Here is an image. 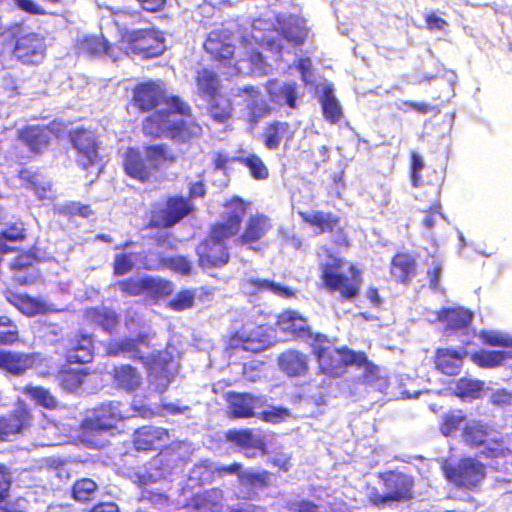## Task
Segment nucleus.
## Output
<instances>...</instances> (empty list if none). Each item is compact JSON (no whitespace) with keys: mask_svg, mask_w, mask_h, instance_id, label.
Wrapping results in <instances>:
<instances>
[{"mask_svg":"<svg viewBox=\"0 0 512 512\" xmlns=\"http://www.w3.org/2000/svg\"><path fill=\"white\" fill-rule=\"evenodd\" d=\"M144 277H129L117 282L119 290L128 296H140L144 294Z\"/></svg>","mask_w":512,"mask_h":512,"instance_id":"obj_62","label":"nucleus"},{"mask_svg":"<svg viewBox=\"0 0 512 512\" xmlns=\"http://www.w3.org/2000/svg\"><path fill=\"white\" fill-rule=\"evenodd\" d=\"M173 283L160 277L145 276L144 294L153 299H161L171 295Z\"/></svg>","mask_w":512,"mask_h":512,"instance_id":"obj_51","label":"nucleus"},{"mask_svg":"<svg viewBox=\"0 0 512 512\" xmlns=\"http://www.w3.org/2000/svg\"><path fill=\"white\" fill-rule=\"evenodd\" d=\"M199 95L210 99L220 93L221 83L218 75L209 69H202L196 77Z\"/></svg>","mask_w":512,"mask_h":512,"instance_id":"obj_45","label":"nucleus"},{"mask_svg":"<svg viewBox=\"0 0 512 512\" xmlns=\"http://www.w3.org/2000/svg\"><path fill=\"white\" fill-rule=\"evenodd\" d=\"M1 232L10 242H23L27 239L26 224L21 219L8 222Z\"/></svg>","mask_w":512,"mask_h":512,"instance_id":"obj_60","label":"nucleus"},{"mask_svg":"<svg viewBox=\"0 0 512 512\" xmlns=\"http://www.w3.org/2000/svg\"><path fill=\"white\" fill-rule=\"evenodd\" d=\"M224 502V491L219 487H212L194 494L187 506L193 512H222Z\"/></svg>","mask_w":512,"mask_h":512,"instance_id":"obj_32","label":"nucleus"},{"mask_svg":"<svg viewBox=\"0 0 512 512\" xmlns=\"http://www.w3.org/2000/svg\"><path fill=\"white\" fill-rule=\"evenodd\" d=\"M232 96L221 93L208 99V112L210 117L217 123H225L230 120L234 113Z\"/></svg>","mask_w":512,"mask_h":512,"instance_id":"obj_42","label":"nucleus"},{"mask_svg":"<svg viewBox=\"0 0 512 512\" xmlns=\"http://www.w3.org/2000/svg\"><path fill=\"white\" fill-rule=\"evenodd\" d=\"M34 421L29 406L22 400L14 408L0 415V443L11 442L27 433Z\"/></svg>","mask_w":512,"mask_h":512,"instance_id":"obj_13","label":"nucleus"},{"mask_svg":"<svg viewBox=\"0 0 512 512\" xmlns=\"http://www.w3.org/2000/svg\"><path fill=\"white\" fill-rule=\"evenodd\" d=\"M232 162H237L246 167L250 176L255 180L262 181L269 177L268 167L261 157L255 153H250L246 156L233 157Z\"/></svg>","mask_w":512,"mask_h":512,"instance_id":"obj_48","label":"nucleus"},{"mask_svg":"<svg viewBox=\"0 0 512 512\" xmlns=\"http://www.w3.org/2000/svg\"><path fill=\"white\" fill-rule=\"evenodd\" d=\"M310 347L318 363L319 370L332 378H337L345 373L343 347L334 346L331 339L323 334L316 333L314 341L310 342Z\"/></svg>","mask_w":512,"mask_h":512,"instance_id":"obj_11","label":"nucleus"},{"mask_svg":"<svg viewBox=\"0 0 512 512\" xmlns=\"http://www.w3.org/2000/svg\"><path fill=\"white\" fill-rule=\"evenodd\" d=\"M229 408V416L234 419L257 418L259 410L266 407L267 400L263 395L249 392L230 391L225 395Z\"/></svg>","mask_w":512,"mask_h":512,"instance_id":"obj_18","label":"nucleus"},{"mask_svg":"<svg viewBox=\"0 0 512 512\" xmlns=\"http://www.w3.org/2000/svg\"><path fill=\"white\" fill-rule=\"evenodd\" d=\"M466 421V416L461 410L450 411L442 417L439 430L444 436H450L462 423Z\"/></svg>","mask_w":512,"mask_h":512,"instance_id":"obj_59","label":"nucleus"},{"mask_svg":"<svg viewBox=\"0 0 512 512\" xmlns=\"http://www.w3.org/2000/svg\"><path fill=\"white\" fill-rule=\"evenodd\" d=\"M272 228V221L267 215L263 213L250 215L244 223L242 232L234 239V243L256 250L255 245L259 244Z\"/></svg>","mask_w":512,"mask_h":512,"instance_id":"obj_21","label":"nucleus"},{"mask_svg":"<svg viewBox=\"0 0 512 512\" xmlns=\"http://www.w3.org/2000/svg\"><path fill=\"white\" fill-rule=\"evenodd\" d=\"M21 341L18 325L7 315H0V347L14 346Z\"/></svg>","mask_w":512,"mask_h":512,"instance_id":"obj_54","label":"nucleus"},{"mask_svg":"<svg viewBox=\"0 0 512 512\" xmlns=\"http://www.w3.org/2000/svg\"><path fill=\"white\" fill-rule=\"evenodd\" d=\"M193 211L194 207L190 199L180 195L168 196L163 205L153 207L146 228H171L193 213Z\"/></svg>","mask_w":512,"mask_h":512,"instance_id":"obj_8","label":"nucleus"},{"mask_svg":"<svg viewBox=\"0 0 512 512\" xmlns=\"http://www.w3.org/2000/svg\"><path fill=\"white\" fill-rule=\"evenodd\" d=\"M227 348L229 350H243L256 354L263 351L265 345L263 340L257 336L235 331L228 336Z\"/></svg>","mask_w":512,"mask_h":512,"instance_id":"obj_44","label":"nucleus"},{"mask_svg":"<svg viewBox=\"0 0 512 512\" xmlns=\"http://www.w3.org/2000/svg\"><path fill=\"white\" fill-rule=\"evenodd\" d=\"M329 262L320 264L322 285L331 293H339L342 300L356 298L363 283L362 271L355 265L348 268L349 275L340 272L343 260L334 254H329Z\"/></svg>","mask_w":512,"mask_h":512,"instance_id":"obj_3","label":"nucleus"},{"mask_svg":"<svg viewBox=\"0 0 512 512\" xmlns=\"http://www.w3.org/2000/svg\"><path fill=\"white\" fill-rule=\"evenodd\" d=\"M492 429L480 423H474L466 426L463 430V440L473 448L484 446L488 441V436L492 434Z\"/></svg>","mask_w":512,"mask_h":512,"instance_id":"obj_52","label":"nucleus"},{"mask_svg":"<svg viewBox=\"0 0 512 512\" xmlns=\"http://www.w3.org/2000/svg\"><path fill=\"white\" fill-rule=\"evenodd\" d=\"M77 51L88 57L108 56L113 61H117L124 55L122 47L110 44L102 34L85 35L77 41Z\"/></svg>","mask_w":512,"mask_h":512,"instance_id":"obj_24","label":"nucleus"},{"mask_svg":"<svg viewBox=\"0 0 512 512\" xmlns=\"http://www.w3.org/2000/svg\"><path fill=\"white\" fill-rule=\"evenodd\" d=\"M202 133V126L196 121L174 118L168 138L175 142L188 143L201 137Z\"/></svg>","mask_w":512,"mask_h":512,"instance_id":"obj_40","label":"nucleus"},{"mask_svg":"<svg viewBox=\"0 0 512 512\" xmlns=\"http://www.w3.org/2000/svg\"><path fill=\"white\" fill-rule=\"evenodd\" d=\"M276 326L281 332L290 335L293 339H310L312 342L317 333L312 331L305 317L292 309L283 310L278 314Z\"/></svg>","mask_w":512,"mask_h":512,"instance_id":"obj_23","label":"nucleus"},{"mask_svg":"<svg viewBox=\"0 0 512 512\" xmlns=\"http://www.w3.org/2000/svg\"><path fill=\"white\" fill-rule=\"evenodd\" d=\"M289 415L290 412L287 408L272 406L270 409L261 408L257 418L266 423L277 424L285 421Z\"/></svg>","mask_w":512,"mask_h":512,"instance_id":"obj_64","label":"nucleus"},{"mask_svg":"<svg viewBox=\"0 0 512 512\" xmlns=\"http://www.w3.org/2000/svg\"><path fill=\"white\" fill-rule=\"evenodd\" d=\"M22 393L33 400L37 405L45 409L55 410L58 407L57 398L49 389L42 386L27 384L22 388Z\"/></svg>","mask_w":512,"mask_h":512,"instance_id":"obj_50","label":"nucleus"},{"mask_svg":"<svg viewBox=\"0 0 512 512\" xmlns=\"http://www.w3.org/2000/svg\"><path fill=\"white\" fill-rule=\"evenodd\" d=\"M439 320L444 323L445 331L465 329L471 323L473 314L463 308H446L439 313Z\"/></svg>","mask_w":512,"mask_h":512,"instance_id":"obj_43","label":"nucleus"},{"mask_svg":"<svg viewBox=\"0 0 512 512\" xmlns=\"http://www.w3.org/2000/svg\"><path fill=\"white\" fill-rule=\"evenodd\" d=\"M416 271V260L410 253L397 252L392 256L390 274L397 283L408 284Z\"/></svg>","mask_w":512,"mask_h":512,"instance_id":"obj_36","label":"nucleus"},{"mask_svg":"<svg viewBox=\"0 0 512 512\" xmlns=\"http://www.w3.org/2000/svg\"><path fill=\"white\" fill-rule=\"evenodd\" d=\"M127 419L124 405L118 400H108L94 406L79 423V439L90 447H101L97 436L114 435Z\"/></svg>","mask_w":512,"mask_h":512,"instance_id":"obj_2","label":"nucleus"},{"mask_svg":"<svg viewBox=\"0 0 512 512\" xmlns=\"http://www.w3.org/2000/svg\"><path fill=\"white\" fill-rule=\"evenodd\" d=\"M167 109L153 110L142 122V131L146 136L152 138H168L174 114L191 116V107L179 96L172 95L166 100Z\"/></svg>","mask_w":512,"mask_h":512,"instance_id":"obj_7","label":"nucleus"},{"mask_svg":"<svg viewBox=\"0 0 512 512\" xmlns=\"http://www.w3.org/2000/svg\"><path fill=\"white\" fill-rule=\"evenodd\" d=\"M342 354L344 355L345 370L348 366H356L357 368H363L365 376L376 377L378 373V367L371 361H369L367 355L363 351H354L347 347H343Z\"/></svg>","mask_w":512,"mask_h":512,"instance_id":"obj_46","label":"nucleus"},{"mask_svg":"<svg viewBox=\"0 0 512 512\" xmlns=\"http://www.w3.org/2000/svg\"><path fill=\"white\" fill-rule=\"evenodd\" d=\"M265 90L272 103L280 107L286 106L292 110L298 108V100L301 96L296 82H280L277 79H269L265 83Z\"/></svg>","mask_w":512,"mask_h":512,"instance_id":"obj_26","label":"nucleus"},{"mask_svg":"<svg viewBox=\"0 0 512 512\" xmlns=\"http://www.w3.org/2000/svg\"><path fill=\"white\" fill-rule=\"evenodd\" d=\"M121 159L125 175L144 184L151 181L161 167L174 163L176 156L165 144H148L143 146V152L138 147H127Z\"/></svg>","mask_w":512,"mask_h":512,"instance_id":"obj_1","label":"nucleus"},{"mask_svg":"<svg viewBox=\"0 0 512 512\" xmlns=\"http://www.w3.org/2000/svg\"><path fill=\"white\" fill-rule=\"evenodd\" d=\"M483 385V382L480 380L462 377L457 381L454 393L462 400L466 398L476 399L480 397Z\"/></svg>","mask_w":512,"mask_h":512,"instance_id":"obj_56","label":"nucleus"},{"mask_svg":"<svg viewBox=\"0 0 512 512\" xmlns=\"http://www.w3.org/2000/svg\"><path fill=\"white\" fill-rule=\"evenodd\" d=\"M9 40L13 41L11 54L23 66L37 67L41 65L47 52L45 37L39 33L24 31L22 22H15L7 26Z\"/></svg>","mask_w":512,"mask_h":512,"instance_id":"obj_4","label":"nucleus"},{"mask_svg":"<svg viewBox=\"0 0 512 512\" xmlns=\"http://www.w3.org/2000/svg\"><path fill=\"white\" fill-rule=\"evenodd\" d=\"M150 347L149 339L146 334H139L137 337H126L114 340L108 343L106 351L110 356H118L120 354H129L131 358L144 361L141 348Z\"/></svg>","mask_w":512,"mask_h":512,"instance_id":"obj_34","label":"nucleus"},{"mask_svg":"<svg viewBox=\"0 0 512 512\" xmlns=\"http://www.w3.org/2000/svg\"><path fill=\"white\" fill-rule=\"evenodd\" d=\"M52 130L48 126L27 125L17 133V138L35 154L42 153L49 145Z\"/></svg>","mask_w":512,"mask_h":512,"instance_id":"obj_33","label":"nucleus"},{"mask_svg":"<svg viewBox=\"0 0 512 512\" xmlns=\"http://www.w3.org/2000/svg\"><path fill=\"white\" fill-rule=\"evenodd\" d=\"M3 294L9 304L27 317L56 311V309L42 299L32 297L26 293H18L10 287L5 288Z\"/></svg>","mask_w":512,"mask_h":512,"instance_id":"obj_25","label":"nucleus"},{"mask_svg":"<svg viewBox=\"0 0 512 512\" xmlns=\"http://www.w3.org/2000/svg\"><path fill=\"white\" fill-rule=\"evenodd\" d=\"M226 439L245 451L258 450L262 455L267 453L265 439L255 437L251 429H231L226 433Z\"/></svg>","mask_w":512,"mask_h":512,"instance_id":"obj_39","label":"nucleus"},{"mask_svg":"<svg viewBox=\"0 0 512 512\" xmlns=\"http://www.w3.org/2000/svg\"><path fill=\"white\" fill-rule=\"evenodd\" d=\"M239 482L251 491L268 489L272 486V473L267 470H243Z\"/></svg>","mask_w":512,"mask_h":512,"instance_id":"obj_49","label":"nucleus"},{"mask_svg":"<svg viewBox=\"0 0 512 512\" xmlns=\"http://www.w3.org/2000/svg\"><path fill=\"white\" fill-rule=\"evenodd\" d=\"M164 269H169L181 275H189L192 271V263L183 255L165 256Z\"/></svg>","mask_w":512,"mask_h":512,"instance_id":"obj_63","label":"nucleus"},{"mask_svg":"<svg viewBox=\"0 0 512 512\" xmlns=\"http://www.w3.org/2000/svg\"><path fill=\"white\" fill-rule=\"evenodd\" d=\"M215 465L210 459H202L194 465L193 472L197 474L200 484H210L216 480Z\"/></svg>","mask_w":512,"mask_h":512,"instance_id":"obj_61","label":"nucleus"},{"mask_svg":"<svg viewBox=\"0 0 512 512\" xmlns=\"http://www.w3.org/2000/svg\"><path fill=\"white\" fill-rule=\"evenodd\" d=\"M508 357L505 351L479 350L471 354V360L480 368H495L501 365Z\"/></svg>","mask_w":512,"mask_h":512,"instance_id":"obj_53","label":"nucleus"},{"mask_svg":"<svg viewBox=\"0 0 512 512\" xmlns=\"http://www.w3.org/2000/svg\"><path fill=\"white\" fill-rule=\"evenodd\" d=\"M308 36L307 28L297 18H288L280 23V30L272 28L267 30L260 38L254 36L259 45L267 50L281 54L283 51V39L293 46L302 45Z\"/></svg>","mask_w":512,"mask_h":512,"instance_id":"obj_9","label":"nucleus"},{"mask_svg":"<svg viewBox=\"0 0 512 512\" xmlns=\"http://www.w3.org/2000/svg\"><path fill=\"white\" fill-rule=\"evenodd\" d=\"M223 206L227 209L225 218L211 225L209 234L213 239L225 242L231 238L235 239L241 232V226L250 203L240 196H233L226 200Z\"/></svg>","mask_w":512,"mask_h":512,"instance_id":"obj_10","label":"nucleus"},{"mask_svg":"<svg viewBox=\"0 0 512 512\" xmlns=\"http://www.w3.org/2000/svg\"><path fill=\"white\" fill-rule=\"evenodd\" d=\"M377 478L384 490L379 492L376 488L368 496L369 502L377 507L388 503L408 502L414 497V477L398 469L379 472Z\"/></svg>","mask_w":512,"mask_h":512,"instance_id":"obj_5","label":"nucleus"},{"mask_svg":"<svg viewBox=\"0 0 512 512\" xmlns=\"http://www.w3.org/2000/svg\"><path fill=\"white\" fill-rule=\"evenodd\" d=\"M166 84L162 80H146L132 88L131 104L140 112H151L168 100Z\"/></svg>","mask_w":512,"mask_h":512,"instance_id":"obj_16","label":"nucleus"},{"mask_svg":"<svg viewBox=\"0 0 512 512\" xmlns=\"http://www.w3.org/2000/svg\"><path fill=\"white\" fill-rule=\"evenodd\" d=\"M466 352L441 347L435 350L434 368L446 376H457L463 367Z\"/></svg>","mask_w":512,"mask_h":512,"instance_id":"obj_31","label":"nucleus"},{"mask_svg":"<svg viewBox=\"0 0 512 512\" xmlns=\"http://www.w3.org/2000/svg\"><path fill=\"white\" fill-rule=\"evenodd\" d=\"M112 379L118 389L126 392H134L138 390L142 384L140 372L136 367L130 364H121L114 367Z\"/></svg>","mask_w":512,"mask_h":512,"instance_id":"obj_37","label":"nucleus"},{"mask_svg":"<svg viewBox=\"0 0 512 512\" xmlns=\"http://www.w3.org/2000/svg\"><path fill=\"white\" fill-rule=\"evenodd\" d=\"M196 254L197 263L203 269L222 267L230 260L226 244L213 239L210 235L197 245Z\"/></svg>","mask_w":512,"mask_h":512,"instance_id":"obj_22","label":"nucleus"},{"mask_svg":"<svg viewBox=\"0 0 512 512\" xmlns=\"http://www.w3.org/2000/svg\"><path fill=\"white\" fill-rule=\"evenodd\" d=\"M123 52L132 53L143 59H152L161 56L165 47L163 32L155 28H140L125 31L120 39Z\"/></svg>","mask_w":512,"mask_h":512,"instance_id":"obj_6","label":"nucleus"},{"mask_svg":"<svg viewBox=\"0 0 512 512\" xmlns=\"http://www.w3.org/2000/svg\"><path fill=\"white\" fill-rule=\"evenodd\" d=\"M298 215L304 223L316 229L320 234L335 232L337 234V239L334 241L336 245L342 247L349 246L348 237L344 229L340 227L341 219L338 215L322 210H317L312 213L299 211Z\"/></svg>","mask_w":512,"mask_h":512,"instance_id":"obj_19","label":"nucleus"},{"mask_svg":"<svg viewBox=\"0 0 512 512\" xmlns=\"http://www.w3.org/2000/svg\"><path fill=\"white\" fill-rule=\"evenodd\" d=\"M65 360L69 364H87L94 358V341L90 334L79 332L68 340Z\"/></svg>","mask_w":512,"mask_h":512,"instance_id":"obj_28","label":"nucleus"},{"mask_svg":"<svg viewBox=\"0 0 512 512\" xmlns=\"http://www.w3.org/2000/svg\"><path fill=\"white\" fill-rule=\"evenodd\" d=\"M195 304V292L191 289L178 291L175 296L168 301L167 307L173 311L181 312L191 309Z\"/></svg>","mask_w":512,"mask_h":512,"instance_id":"obj_58","label":"nucleus"},{"mask_svg":"<svg viewBox=\"0 0 512 512\" xmlns=\"http://www.w3.org/2000/svg\"><path fill=\"white\" fill-rule=\"evenodd\" d=\"M278 366L289 377H302L308 374L309 357L306 353L290 348L278 356Z\"/></svg>","mask_w":512,"mask_h":512,"instance_id":"obj_30","label":"nucleus"},{"mask_svg":"<svg viewBox=\"0 0 512 512\" xmlns=\"http://www.w3.org/2000/svg\"><path fill=\"white\" fill-rule=\"evenodd\" d=\"M170 438L169 430L145 425L133 433V446L137 451H150L162 447Z\"/></svg>","mask_w":512,"mask_h":512,"instance_id":"obj_29","label":"nucleus"},{"mask_svg":"<svg viewBox=\"0 0 512 512\" xmlns=\"http://www.w3.org/2000/svg\"><path fill=\"white\" fill-rule=\"evenodd\" d=\"M40 357L36 352H20L0 348V371L4 375L22 376L36 367Z\"/></svg>","mask_w":512,"mask_h":512,"instance_id":"obj_20","label":"nucleus"},{"mask_svg":"<svg viewBox=\"0 0 512 512\" xmlns=\"http://www.w3.org/2000/svg\"><path fill=\"white\" fill-rule=\"evenodd\" d=\"M36 263L37 257L31 251H22L16 255L10 263V269L15 273L12 282L19 286L35 283L39 277Z\"/></svg>","mask_w":512,"mask_h":512,"instance_id":"obj_27","label":"nucleus"},{"mask_svg":"<svg viewBox=\"0 0 512 512\" xmlns=\"http://www.w3.org/2000/svg\"><path fill=\"white\" fill-rule=\"evenodd\" d=\"M320 102L322 106L323 117L326 121L331 124H336L342 119V108L337 101L331 87L327 86L323 89Z\"/></svg>","mask_w":512,"mask_h":512,"instance_id":"obj_47","label":"nucleus"},{"mask_svg":"<svg viewBox=\"0 0 512 512\" xmlns=\"http://www.w3.org/2000/svg\"><path fill=\"white\" fill-rule=\"evenodd\" d=\"M98 490L96 482L90 478H81L74 482L71 492L74 500L89 502L94 499Z\"/></svg>","mask_w":512,"mask_h":512,"instance_id":"obj_55","label":"nucleus"},{"mask_svg":"<svg viewBox=\"0 0 512 512\" xmlns=\"http://www.w3.org/2000/svg\"><path fill=\"white\" fill-rule=\"evenodd\" d=\"M68 139L75 149L76 163L81 169L89 170L100 161L99 141L93 130L84 127L72 129Z\"/></svg>","mask_w":512,"mask_h":512,"instance_id":"obj_14","label":"nucleus"},{"mask_svg":"<svg viewBox=\"0 0 512 512\" xmlns=\"http://www.w3.org/2000/svg\"><path fill=\"white\" fill-rule=\"evenodd\" d=\"M230 94L232 97H240L244 101H248L245 122L251 128L256 127L262 119L270 116L273 112V108L261 98L260 90L253 85L232 88Z\"/></svg>","mask_w":512,"mask_h":512,"instance_id":"obj_17","label":"nucleus"},{"mask_svg":"<svg viewBox=\"0 0 512 512\" xmlns=\"http://www.w3.org/2000/svg\"><path fill=\"white\" fill-rule=\"evenodd\" d=\"M487 440L484 446H481V454L486 458H500L511 453L509 448L505 446L504 440L497 437L494 431L488 436Z\"/></svg>","mask_w":512,"mask_h":512,"instance_id":"obj_57","label":"nucleus"},{"mask_svg":"<svg viewBox=\"0 0 512 512\" xmlns=\"http://www.w3.org/2000/svg\"><path fill=\"white\" fill-rule=\"evenodd\" d=\"M261 137L265 148L276 150L283 141L293 140L294 131L289 122L273 120L264 127Z\"/></svg>","mask_w":512,"mask_h":512,"instance_id":"obj_35","label":"nucleus"},{"mask_svg":"<svg viewBox=\"0 0 512 512\" xmlns=\"http://www.w3.org/2000/svg\"><path fill=\"white\" fill-rule=\"evenodd\" d=\"M89 374L90 372L87 368H72L66 362L59 368L56 379L62 389L75 391L83 385Z\"/></svg>","mask_w":512,"mask_h":512,"instance_id":"obj_41","label":"nucleus"},{"mask_svg":"<svg viewBox=\"0 0 512 512\" xmlns=\"http://www.w3.org/2000/svg\"><path fill=\"white\" fill-rule=\"evenodd\" d=\"M83 317L88 324L100 326L108 333L114 332L119 323L117 313L107 307L86 308L83 312Z\"/></svg>","mask_w":512,"mask_h":512,"instance_id":"obj_38","label":"nucleus"},{"mask_svg":"<svg viewBox=\"0 0 512 512\" xmlns=\"http://www.w3.org/2000/svg\"><path fill=\"white\" fill-rule=\"evenodd\" d=\"M443 472L447 481L467 490L478 487L486 476L485 465L472 457L461 458L456 465L444 467Z\"/></svg>","mask_w":512,"mask_h":512,"instance_id":"obj_12","label":"nucleus"},{"mask_svg":"<svg viewBox=\"0 0 512 512\" xmlns=\"http://www.w3.org/2000/svg\"><path fill=\"white\" fill-rule=\"evenodd\" d=\"M231 33L225 29L212 30L206 37L203 47L210 60L218 66L235 67V45Z\"/></svg>","mask_w":512,"mask_h":512,"instance_id":"obj_15","label":"nucleus"}]
</instances>
